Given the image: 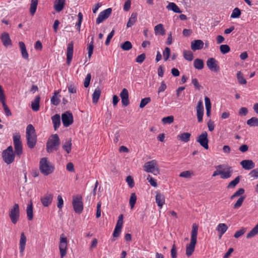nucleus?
Segmentation results:
<instances>
[{
  "label": "nucleus",
  "mask_w": 258,
  "mask_h": 258,
  "mask_svg": "<svg viewBox=\"0 0 258 258\" xmlns=\"http://www.w3.org/2000/svg\"><path fill=\"white\" fill-rule=\"evenodd\" d=\"M198 227V225L196 224L192 225L190 242L186 246V255L187 256H190L195 250V246L197 243Z\"/></svg>",
  "instance_id": "nucleus-1"
},
{
  "label": "nucleus",
  "mask_w": 258,
  "mask_h": 258,
  "mask_svg": "<svg viewBox=\"0 0 258 258\" xmlns=\"http://www.w3.org/2000/svg\"><path fill=\"white\" fill-rule=\"evenodd\" d=\"M26 137L28 147L34 148L37 142V136L34 126L31 124L27 126Z\"/></svg>",
  "instance_id": "nucleus-2"
},
{
  "label": "nucleus",
  "mask_w": 258,
  "mask_h": 258,
  "mask_svg": "<svg viewBox=\"0 0 258 258\" xmlns=\"http://www.w3.org/2000/svg\"><path fill=\"white\" fill-rule=\"evenodd\" d=\"M60 144V141L57 134L51 136L46 143V150L48 153H51L54 150L56 151Z\"/></svg>",
  "instance_id": "nucleus-3"
},
{
  "label": "nucleus",
  "mask_w": 258,
  "mask_h": 258,
  "mask_svg": "<svg viewBox=\"0 0 258 258\" xmlns=\"http://www.w3.org/2000/svg\"><path fill=\"white\" fill-rule=\"evenodd\" d=\"M39 169L42 174L48 175L53 172L54 167L50 165L46 158H43L39 163Z\"/></svg>",
  "instance_id": "nucleus-4"
},
{
  "label": "nucleus",
  "mask_w": 258,
  "mask_h": 258,
  "mask_svg": "<svg viewBox=\"0 0 258 258\" xmlns=\"http://www.w3.org/2000/svg\"><path fill=\"white\" fill-rule=\"evenodd\" d=\"M245 192V190L243 188H239L233 195L230 197V200H233L234 198L239 197V198L237 200L236 202L233 205V209H237L240 208L242 205L243 202H244L246 196H242Z\"/></svg>",
  "instance_id": "nucleus-5"
},
{
  "label": "nucleus",
  "mask_w": 258,
  "mask_h": 258,
  "mask_svg": "<svg viewBox=\"0 0 258 258\" xmlns=\"http://www.w3.org/2000/svg\"><path fill=\"white\" fill-rule=\"evenodd\" d=\"M144 170L146 172L152 173L155 175H157L160 173V170L157 164V162L155 160H153L146 162L144 166Z\"/></svg>",
  "instance_id": "nucleus-6"
},
{
  "label": "nucleus",
  "mask_w": 258,
  "mask_h": 258,
  "mask_svg": "<svg viewBox=\"0 0 258 258\" xmlns=\"http://www.w3.org/2000/svg\"><path fill=\"white\" fill-rule=\"evenodd\" d=\"M15 155L13 148L12 146H9L2 153V157L4 162L7 164H10L13 163L15 159Z\"/></svg>",
  "instance_id": "nucleus-7"
},
{
  "label": "nucleus",
  "mask_w": 258,
  "mask_h": 258,
  "mask_svg": "<svg viewBox=\"0 0 258 258\" xmlns=\"http://www.w3.org/2000/svg\"><path fill=\"white\" fill-rule=\"evenodd\" d=\"M13 142L15 149V154L20 157L23 153L22 144L21 141V136L19 133L14 134Z\"/></svg>",
  "instance_id": "nucleus-8"
},
{
  "label": "nucleus",
  "mask_w": 258,
  "mask_h": 258,
  "mask_svg": "<svg viewBox=\"0 0 258 258\" xmlns=\"http://www.w3.org/2000/svg\"><path fill=\"white\" fill-rule=\"evenodd\" d=\"M9 217L14 224H16L20 217L19 206L18 204H15L13 207L10 210Z\"/></svg>",
  "instance_id": "nucleus-9"
},
{
  "label": "nucleus",
  "mask_w": 258,
  "mask_h": 258,
  "mask_svg": "<svg viewBox=\"0 0 258 258\" xmlns=\"http://www.w3.org/2000/svg\"><path fill=\"white\" fill-rule=\"evenodd\" d=\"M81 196H76L73 197V206L75 212L76 213L80 214L83 210V205Z\"/></svg>",
  "instance_id": "nucleus-10"
},
{
  "label": "nucleus",
  "mask_w": 258,
  "mask_h": 258,
  "mask_svg": "<svg viewBox=\"0 0 258 258\" xmlns=\"http://www.w3.org/2000/svg\"><path fill=\"white\" fill-rule=\"evenodd\" d=\"M67 245V238L64 236L63 234H62L60 237V241L59 244V249L61 258H63L66 255Z\"/></svg>",
  "instance_id": "nucleus-11"
},
{
  "label": "nucleus",
  "mask_w": 258,
  "mask_h": 258,
  "mask_svg": "<svg viewBox=\"0 0 258 258\" xmlns=\"http://www.w3.org/2000/svg\"><path fill=\"white\" fill-rule=\"evenodd\" d=\"M63 125L65 127L70 126L73 123V115L70 111H66L61 115Z\"/></svg>",
  "instance_id": "nucleus-12"
},
{
  "label": "nucleus",
  "mask_w": 258,
  "mask_h": 258,
  "mask_svg": "<svg viewBox=\"0 0 258 258\" xmlns=\"http://www.w3.org/2000/svg\"><path fill=\"white\" fill-rule=\"evenodd\" d=\"M112 12L111 8H107V9L100 12L96 19V24H99L106 20L111 15Z\"/></svg>",
  "instance_id": "nucleus-13"
},
{
  "label": "nucleus",
  "mask_w": 258,
  "mask_h": 258,
  "mask_svg": "<svg viewBox=\"0 0 258 258\" xmlns=\"http://www.w3.org/2000/svg\"><path fill=\"white\" fill-rule=\"evenodd\" d=\"M197 141L200 143V145L206 149H208V134L206 132L202 133L197 138Z\"/></svg>",
  "instance_id": "nucleus-14"
},
{
  "label": "nucleus",
  "mask_w": 258,
  "mask_h": 258,
  "mask_svg": "<svg viewBox=\"0 0 258 258\" xmlns=\"http://www.w3.org/2000/svg\"><path fill=\"white\" fill-rule=\"evenodd\" d=\"M207 66L211 71L217 73L220 70L218 61L214 58L211 57L209 58L207 61Z\"/></svg>",
  "instance_id": "nucleus-15"
},
{
  "label": "nucleus",
  "mask_w": 258,
  "mask_h": 258,
  "mask_svg": "<svg viewBox=\"0 0 258 258\" xmlns=\"http://www.w3.org/2000/svg\"><path fill=\"white\" fill-rule=\"evenodd\" d=\"M74 52V43L71 41L68 44L67 53V63L70 65L73 58Z\"/></svg>",
  "instance_id": "nucleus-16"
},
{
  "label": "nucleus",
  "mask_w": 258,
  "mask_h": 258,
  "mask_svg": "<svg viewBox=\"0 0 258 258\" xmlns=\"http://www.w3.org/2000/svg\"><path fill=\"white\" fill-rule=\"evenodd\" d=\"M120 96L121 99V103L124 106H127L130 104V100L128 98V90L124 88L122 90L120 93Z\"/></svg>",
  "instance_id": "nucleus-17"
},
{
  "label": "nucleus",
  "mask_w": 258,
  "mask_h": 258,
  "mask_svg": "<svg viewBox=\"0 0 258 258\" xmlns=\"http://www.w3.org/2000/svg\"><path fill=\"white\" fill-rule=\"evenodd\" d=\"M53 195L50 193H46L43 197L41 198V202L44 207H48L51 204L53 199Z\"/></svg>",
  "instance_id": "nucleus-18"
},
{
  "label": "nucleus",
  "mask_w": 258,
  "mask_h": 258,
  "mask_svg": "<svg viewBox=\"0 0 258 258\" xmlns=\"http://www.w3.org/2000/svg\"><path fill=\"white\" fill-rule=\"evenodd\" d=\"M0 38L3 45L5 47L12 45V40L10 38L9 33L7 32H4L1 34Z\"/></svg>",
  "instance_id": "nucleus-19"
},
{
  "label": "nucleus",
  "mask_w": 258,
  "mask_h": 258,
  "mask_svg": "<svg viewBox=\"0 0 258 258\" xmlns=\"http://www.w3.org/2000/svg\"><path fill=\"white\" fill-rule=\"evenodd\" d=\"M204 43L201 40L198 39L195 40L191 42V48L195 51L197 50L202 49L204 47Z\"/></svg>",
  "instance_id": "nucleus-20"
},
{
  "label": "nucleus",
  "mask_w": 258,
  "mask_h": 258,
  "mask_svg": "<svg viewBox=\"0 0 258 258\" xmlns=\"http://www.w3.org/2000/svg\"><path fill=\"white\" fill-rule=\"evenodd\" d=\"M240 165L245 170H250L254 168L255 164L251 160H244L241 161Z\"/></svg>",
  "instance_id": "nucleus-21"
},
{
  "label": "nucleus",
  "mask_w": 258,
  "mask_h": 258,
  "mask_svg": "<svg viewBox=\"0 0 258 258\" xmlns=\"http://www.w3.org/2000/svg\"><path fill=\"white\" fill-rule=\"evenodd\" d=\"M221 178L222 179H227L230 178L232 174L233 170L232 167L227 166L226 170H221Z\"/></svg>",
  "instance_id": "nucleus-22"
},
{
  "label": "nucleus",
  "mask_w": 258,
  "mask_h": 258,
  "mask_svg": "<svg viewBox=\"0 0 258 258\" xmlns=\"http://www.w3.org/2000/svg\"><path fill=\"white\" fill-rule=\"evenodd\" d=\"M228 229V227L226 224L220 223L218 225L216 230L219 233V238L221 239L222 235L226 232Z\"/></svg>",
  "instance_id": "nucleus-23"
},
{
  "label": "nucleus",
  "mask_w": 258,
  "mask_h": 258,
  "mask_svg": "<svg viewBox=\"0 0 258 258\" xmlns=\"http://www.w3.org/2000/svg\"><path fill=\"white\" fill-rule=\"evenodd\" d=\"M65 0H55L54 3V8L57 12H60L64 8Z\"/></svg>",
  "instance_id": "nucleus-24"
},
{
  "label": "nucleus",
  "mask_w": 258,
  "mask_h": 258,
  "mask_svg": "<svg viewBox=\"0 0 258 258\" xmlns=\"http://www.w3.org/2000/svg\"><path fill=\"white\" fill-rule=\"evenodd\" d=\"M155 200L157 205L161 208L165 203V197L164 195H162L159 192H156Z\"/></svg>",
  "instance_id": "nucleus-25"
},
{
  "label": "nucleus",
  "mask_w": 258,
  "mask_h": 258,
  "mask_svg": "<svg viewBox=\"0 0 258 258\" xmlns=\"http://www.w3.org/2000/svg\"><path fill=\"white\" fill-rule=\"evenodd\" d=\"M19 45L20 48L21 49V54H22V56L23 58H24L25 59L28 60V57H29V55H28V52L27 51L25 43L22 41H20L19 42Z\"/></svg>",
  "instance_id": "nucleus-26"
},
{
  "label": "nucleus",
  "mask_w": 258,
  "mask_h": 258,
  "mask_svg": "<svg viewBox=\"0 0 258 258\" xmlns=\"http://www.w3.org/2000/svg\"><path fill=\"white\" fill-rule=\"evenodd\" d=\"M26 243V237L25 235L24 232L21 234L20 240V251L22 253L25 249V245Z\"/></svg>",
  "instance_id": "nucleus-27"
},
{
  "label": "nucleus",
  "mask_w": 258,
  "mask_h": 258,
  "mask_svg": "<svg viewBox=\"0 0 258 258\" xmlns=\"http://www.w3.org/2000/svg\"><path fill=\"white\" fill-rule=\"evenodd\" d=\"M52 123L53 124V127L54 130H56L60 126V116L58 114H56L51 117Z\"/></svg>",
  "instance_id": "nucleus-28"
},
{
  "label": "nucleus",
  "mask_w": 258,
  "mask_h": 258,
  "mask_svg": "<svg viewBox=\"0 0 258 258\" xmlns=\"http://www.w3.org/2000/svg\"><path fill=\"white\" fill-rule=\"evenodd\" d=\"M154 32L156 35H164L165 34V30L164 28L163 25L162 24H159L155 26L154 28Z\"/></svg>",
  "instance_id": "nucleus-29"
},
{
  "label": "nucleus",
  "mask_w": 258,
  "mask_h": 258,
  "mask_svg": "<svg viewBox=\"0 0 258 258\" xmlns=\"http://www.w3.org/2000/svg\"><path fill=\"white\" fill-rule=\"evenodd\" d=\"M101 93V90L98 87L95 89L92 95V102L93 103L96 104L98 102Z\"/></svg>",
  "instance_id": "nucleus-30"
},
{
  "label": "nucleus",
  "mask_w": 258,
  "mask_h": 258,
  "mask_svg": "<svg viewBox=\"0 0 258 258\" xmlns=\"http://www.w3.org/2000/svg\"><path fill=\"white\" fill-rule=\"evenodd\" d=\"M40 100V97L39 96H37L33 101L31 103V107L33 111H37L39 109L40 105L39 102Z\"/></svg>",
  "instance_id": "nucleus-31"
},
{
  "label": "nucleus",
  "mask_w": 258,
  "mask_h": 258,
  "mask_svg": "<svg viewBox=\"0 0 258 258\" xmlns=\"http://www.w3.org/2000/svg\"><path fill=\"white\" fill-rule=\"evenodd\" d=\"M138 14L137 13H133L131 16V17L129 18L128 21L127 23L126 26L127 27H131L133 26L137 20Z\"/></svg>",
  "instance_id": "nucleus-32"
},
{
  "label": "nucleus",
  "mask_w": 258,
  "mask_h": 258,
  "mask_svg": "<svg viewBox=\"0 0 258 258\" xmlns=\"http://www.w3.org/2000/svg\"><path fill=\"white\" fill-rule=\"evenodd\" d=\"M166 8L168 10H171L176 13H181L182 11L179 8V7L174 3H169L166 6Z\"/></svg>",
  "instance_id": "nucleus-33"
},
{
  "label": "nucleus",
  "mask_w": 258,
  "mask_h": 258,
  "mask_svg": "<svg viewBox=\"0 0 258 258\" xmlns=\"http://www.w3.org/2000/svg\"><path fill=\"white\" fill-rule=\"evenodd\" d=\"M26 212L28 219L29 221L32 220L33 218V204L32 201H30V204L28 205Z\"/></svg>",
  "instance_id": "nucleus-34"
},
{
  "label": "nucleus",
  "mask_w": 258,
  "mask_h": 258,
  "mask_svg": "<svg viewBox=\"0 0 258 258\" xmlns=\"http://www.w3.org/2000/svg\"><path fill=\"white\" fill-rule=\"evenodd\" d=\"M191 134L189 133H183L177 136V138L181 141L187 143L190 140Z\"/></svg>",
  "instance_id": "nucleus-35"
},
{
  "label": "nucleus",
  "mask_w": 258,
  "mask_h": 258,
  "mask_svg": "<svg viewBox=\"0 0 258 258\" xmlns=\"http://www.w3.org/2000/svg\"><path fill=\"white\" fill-rule=\"evenodd\" d=\"M194 67L198 70H202L204 68V61L202 59L196 58L194 62Z\"/></svg>",
  "instance_id": "nucleus-36"
},
{
  "label": "nucleus",
  "mask_w": 258,
  "mask_h": 258,
  "mask_svg": "<svg viewBox=\"0 0 258 258\" xmlns=\"http://www.w3.org/2000/svg\"><path fill=\"white\" fill-rule=\"evenodd\" d=\"M37 5L38 0H31L30 8V13L31 15H34V14L35 13Z\"/></svg>",
  "instance_id": "nucleus-37"
},
{
  "label": "nucleus",
  "mask_w": 258,
  "mask_h": 258,
  "mask_svg": "<svg viewBox=\"0 0 258 258\" xmlns=\"http://www.w3.org/2000/svg\"><path fill=\"white\" fill-rule=\"evenodd\" d=\"M1 102L2 103L3 107L4 108V110L5 111V114L7 116H10L12 115V112L8 107V105L6 104L5 101L6 98L3 99V100H0Z\"/></svg>",
  "instance_id": "nucleus-38"
},
{
  "label": "nucleus",
  "mask_w": 258,
  "mask_h": 258,
  "mask_svg": "<svg viewBox=\"0 0 258 258\" xmlns=\"http://www.w3.org/2000/svg\"><path fill=\"white\" fill-rule=\"evenodd\" d=\"M258 234V224H256L247 234V238H250Z\"/></svg>",
  "instance_id": "nucleus-39"
},
{
  "label": "nucleus",
  "mask_w": 258,
  "mask_h": 258,
  "mask_svg": "<svg viewBox=\"0 0 258 258\" xmlns=\"http://www.w3.org/2000/svg\"><path fill=\"white\" fill-rule=\"evenodd\" d=\"M133 45L132 43L129 41H125L123 43L121 44L120 48L124 51H128L132 49Z\"/></svg>",
  "instance_id": "nucleus-40"
},
{
  "label": "nucleus",
  "mask_w": 258,
  "mask_h": 258,
  "mask_svg": "<svg viewBox=\"0 0 258 258\" xmlns=\"http://www.w3.org/2000/svg\"><path fill=\"white\" fill-rule=\"evenodd\" d=\"M240 178L241 176H237L234 180H232L228 183L227 187L228 188L235 187L236 185L239 182Z\"/></svg>",
  "instance_id": "nucleus-41"
},
{
  "label": "nucleus",
  "mask_w": 258,
  "mask_h": 258,
  "mask_svg": "<svg viewBox=\"0 0 258 258\" xmlns=\"http://www.w3.org/2000/svg\"><path fill=\"white\" fill-rule=\"evenodd\" d=\"M62 148L67 152L68 154L70 153L72 150V139H70L62 145Z\"/></svg>",
  "instance_id": "nucleus-42"
},
{
  "label": "nucleus",
  "mask_w": 258,
  "mask_h": 258,
  "mask_svg": "<svg viewBox=\"0 0 258 258\" xmlns=\"http://www.w3.org/2000/svg\"><path fill=\"white\" fill-rule=\"evenodd\" d=\"M246 123L250 126H258V118L252 117L247 120Z\"/></svg>",
  "instance_id": "nucleus-43"
},
{
  "label": "nucleus",
  "mask_w": 258,
  "mask_h": 258,
  "mask_svg": "<svg viewBox=\"0 0 258 258\" xmlns=\"http://www.w3.org/2000/svg\"><path fill=\"white\" fill-rule=\"evenodd\" d=\"M59 92L55 91L54 95L51 98V103L55 106L58 105L59 104L60 100L57 97V95L58 94Z\"/></svg>",
  "instance_id": "nucleus-44"
},
{
  "label": "nucleus",
  "mask_w": 258,
  "mask_h": 258,
  "mask_svg": "<svg viewBox=\"0 0 258 258\" xmlns=\"http://www.w3.org/2000/svg\"><path fill=\"white\" fill-rule=\"evenodd\" d=\"M184 58L188 61H191L194 58L193 53L190 50L183 51Z\"/></svg>",
  "instance_id": "nucleus-45"
},
{
  "label": "nucleus",
  "mask_w": 258,
  "mask_h": 258,
  "mask_svg": "<svg viewBox=\"0 0 258 258\" xmlns=\"http://www.w3.org/2000/svg\"><path fill=\"white\" fill-rule=\"evenodd\" d=\"M237 78L238 82L240 84L244 85L246 83V81L243 77V75L240 71L237 72Z\"/></svg>",
  "instance_id": "nucleus-46"
},
{
  "label": "nucleus",
  "mask_w": 258,
  "mask_h": 258,
  "mask_svg": "<svg viewBox=\"0 0 258 258\" xmlns=\"http://www.w3.org/2000/svg\"><path fill=\"white\" fill-rule=\"evenodd\" d=\"M94 37L93 36L91 38V41L87 47V49L88 50V57L90 58L93 52L94 49V42H93Z\"/></svg>",
  "instance_id": "nucleus-47"
},
{
  "label": "nucleus",
  "mask_w": 258,
  "mask_h": 258,
  "mask_svg": "<svg viewBox=\"0 0 258 258\" xmlns=\"http://www.w3.org/2000/svg\"><path fill=\"white\" fill-rule=\"evenodd\" d=\"M137 201V196L135 192L132 193L131 195L130 199V205L132 209H133Z\"/></svg>",
  "instance_id": "nucleus-48"
},
{
  "label": "nucleus",
  "mask_w": 258,
  "mask_h": 258,
  "mask_svg": "<svg viewBox=\"0 0 258 258\" xmlns=\"http://www.w3.org/2000/svg\"><path fill=\"white\" fill-rule=\"evenodd\" d=\"M241 11L238 8H235L233 10L232 13L231 15V18H239L241 15Z\"/></svg>",
  "instance_id": "nucleus-49"
},
{
  "label": "nucleus",
  "mask_w": 258,
  "mask_h": 258,
  "mask_svg": "<svg viewBox=\"0 0 258 258\" xmlns=\"http://www.w3.org/2000/svg\"><path fill=\"white\" fill-rule=\"evenodd\" d=\"M220 50L222 53L226 54L230 50V47L227 44H222L220 46Z\"/></svg>",
  "instance_id": "nucleus-50"
},
{
  "label": "nucleus",
  "mask_w": 258,
  "mask_h": 258,
  "mask_svg": "<svg viewBox=\"0 0 258 258\" xmlns=\"http://www.w3.org/2000/svg\"><path fill=\"white\" fill-rule=\"evenodd\" d=\"M162 121L164 124H171L174 121V117L172 115L163 117Z\"/></svg>",
  "instance_id": "nucleus-51"
},
{
  "label": "nucleus",
  "mask_w": 258,
  "mask_h": 258,
  "mask_svg": "<svg viewBox=\"0 0 258 258\" xmlns=\"http://www.w3.org/2000/svg\"><path fill=\"white\" fill-rule=\"evenodd\" d=\"M78 17V21L77 23H76V26H77V29L80 32L81 25L82 24V22L83 20V14H82L81 12L79 13Z\"/></svg>",
  "instance_id": "nucleus-52"
},
{
  "label": "nucleus",
  "mask_w": 258,
  "mask_h": 258,
  "mask_svg": "<svg viewBox=\"0 0 258 258\" xmlns=\"http://www.w3.org/2000/svg\"><path fill=\"white\" fill-rule=\"evenodd\" d=\"M151 101L150 97H146L141 100L140 107L141 108H144L147 104H148Z\"/></svg>",
  "instance_id": "nucleus-53"
},
{
  "label": "nucleus",
  "mask_w": 258,
  "mask_h": 258,
  "mask_svg": "<svg viewBox=\"0 0 258 258\" xmlns=\"http://www.w3.org/2000/svg\"><path fill=\"white\" fill-rule=\"evenodd\" d=\"M170 54V49L169 47H165L163 55L164 56V59L165 61H166L168 59Z\"/></svg>",
  "instance_id": "nucleus-54"
},
{
  "label": "nucleus",
  "mask_w": 258,
  "mask_h": 258,
  "mask_svg": "<svg viewBox=\"0 0 258 258\" xmlns=\"http://www.w3.org/2000/svg\"><path fill=\"white\" fill-rule=\"evenodd\" d=\"M91 79V74L89 73L87 75L84 82V86L85 88H88L89 87Z\"/></svg>",
  "instance_id": "nucleus-55"
},
{
  "label": "nucleus",
  "mask_w": 258,
  "mask_h": 258,
  "mask_svg": "<svg viewBox=\"0 0 258 258\" xmlns=\"http://www.w3.org/2000/svg\"><path fill=\"white\" fill-rule=\"evenodd\" d=\"M126 181L130 188H132L134 186V180L133 178L131 176L129 175L126 177Z\"/></svg>",
  "instance_id": "nucleus-56"
},
{
  "label": "nucleus",
  "mask_w": 258,
  "mask_h": 258,
  "mask_svg": "<svg viewBox=\"0 0 258 258\" xmlns=\"http://www.w3.org/2000/svg\"><path fill=\"white\" fill-rule=\"evenodd\" d=\"M192 172L190 171L187 170L181 172L179 174V176L181 177L188 178L191 176Z\"/></svg>",
  "instance_id": "nucleus-57"
},
{
  "label": "nucleus",
  "mask_w": 258,
  "mask_h": 258,
  "mask_svg": "<svg viewBox=\"0 0 258 258\" xmlns=\"http://www.w3.org/2000/svg\"><path fill=\"white\" fill-rule=\"evenodd\" d=\"M246 231V229L244 228H243L241 229L240 230L237 231L235 233V234L234 235V237L236 238H238L239 237H240L241 235L244 234L245 233Z\"/></svg>",
  "instance_id": "nucleus-58"
},
{
  "label": "nucleus",
  "mask_w": 258,
  "mask_h": 258,
  "mask_svg": "<svg viewBox=\"0 0 258 258\" xmlns=\"http://www.w3.org/2000/svg\"><path fill=\"white\" fill-rule=\"evenodd\" d=\"M147 179L152 186L154 187L157 186L156 180L153 178L151 175H148Z\"/></svg>",
  "instance_id": "nucleus-59"
},
{
  "label": "nucleus",
  "mask_w": 258,
  "mask_h": 258,
  "mask_svg": "<svg viewBox=\"0 0 258 258\" xmlns=\"http://www.w3.org/2000/svg\"><path fill=\"white\" fill-rule=\"evenodd\" d=\"M146 58V54L145 53H142L138 55L136 58V61L137 62L142 63Z\"/></svg>",
  "instance_id": "nucleus-60"
},
{
  "label": "nucleus",
  "mask_w": 258,
  "mask_h": 258,
  "mask_svg": "<svg viewBox=\"0 0 258 258\" xmlns=\"http://www.w3.org/2000/svg\"><path fill=\"white\" fill-rule=\"evenodd\" d=\"M197 112H204V109L203 106V102L202 100H200L197 104L196 107Z\"/></svg>",
  "instance_id": "nucleus-61"
},
{
  "label": "nucleus",
  "mask_w": 258,
  "mask_h": 258,
  "mask_svg": "<svg viewBox=\"0 0 258 258\" xmlns=\"http://www.w3.org/2000/svg\"><path fill=\"white\" fill-rule=\"evenodd\" d=\"M63 205V201L62 198V197L60 195H58L57 196V207L58 208H59V210H60Z\"/></svg>",
  "instance_id": "nucleus-62"
},
{
  "label": "nucleus",
  "mask_w": 258,
  "mask_h": 258,
  "mask_svg": "<svg viewBox=\"0 0 258 258\" xmlns=\"http://www.w3.org/2000/svg\"><path fill=\"white\" fill-rule=\"evenodd\" d=\"M114 30H112L107 36V37L105 43L106 45H108L109 44L110 40L114 34Z\"/></svg>",
  "instance_id": "nucleus-63"
},
{
  "label": "nucleus",
  "mask_w": 258,
  "mask_h": 258,
  "mask_svg": "<svg viewBox=\"0 0 258 258\" xmlns=\"http://www.w3.org/2000/svg\"><path fill=\"white\" fill-rule=\"evenodd\" d=\"M249 175L250 177H252L253 178H258V168L254 169L252 170L249 173Z\"/></svg>",
  "instance_id": "nucleus-64"
}]
</instances>
